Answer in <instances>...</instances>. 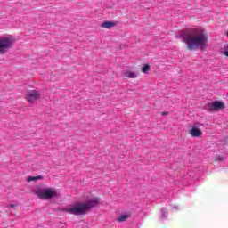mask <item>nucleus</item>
Here are the masks:
<instances>
[{
  "instance_id": "obj_4",
  "label": "nucleus",
  "mask_w": 228,
  "mask_h": 228,
  "mask_svg": "<svg viewBox=\"0 0 228 228\" xmlns=\"http://www.w3.org/2000/svg\"><path fill=\"white\" fill-rule=\"evenodd\" d=\"M15 44L13 37L10 36L0 39V54H5Z\"/></svg>"
},
{
  "instance_id": "obj_8",
  "label": "nucleus",
  "mask_w": 228,
  "mask_h": 228,
  "mask_svg": "<svg viewBox=\"0 0 228 228\" xmlns=\"http://www.w3.org/2000/svg\"><path fill=\"white\" fill-rule=\"evenodd\" d=\"M117 26V22L115 21H105L102 23L101 28L103 29H111V28H115Z\"/></svg>"
},
{
  "instance_id": "obj_11",
  "label": "nucleus",
  "mask_w": 228,
  "mask_h": 228,
  "mask_svg": "<svg viewBox=\"0 0 228 228\" xmlns=\"http://www.w3.org/2000/svg\"><path fill=\"white\" fill-rule=\"evenodd\" d=\"M160 213L161 220H165L168 216V212L167 211V208H161Z\"/></svg>"
},
{
  "instance_id": "obj_2",
  "label": "nucleus",
  "mask_w": 228,
  "mask_h": 228,
  "mask_svg": "<svg viewBox=\"0 0 228 228\" xmlns=\"http://www.w3.org/2000/svg\"><path fill=\"white\" fill-rule=\"evenodd\" d=\"M101 204L100 198H91L86 202L77 203L76 205H72L68 208H64L62 211L66 213H69V215H76L79 216L81 215H86L90 209H94V208H97Z\"/></svg>"
},
{
  "instance_id": "obj_6",
  "label": "nucleus",
  "mask_w": 228,
  "mask_h": 228,
  "mask_svg": "<svg viewBox=\"0 0 228 228\" xmlns=\"http://www.w3.org/2000/svg\"><path fill=\"white\" fill-rule=\"evenodd\" d=\"M207 110L208 111H218L220 110H225V103L221 101H215L211 103H208Z\"/></svg>"
},
{
  "instance_id": "obj_15",
  "label": "nucleus",
  "mask_w": 228,
  "mask_h": 228,
  "mask_svg": "<svg viewBox=\"0 0 228 228\" xmlns=\"http://www.w3.org/2000/svg\"><path fill=\"white\" fill-rule=\"evenodd\" d=\"M217 161H224V158L222 157H216V159Z\"/></svg>"
},
{
  "instance_id": "obj_7",
  "label": "nucleus",
  "mask_w": 228,
  "mask_h": 228,
  "mask_svg": "<svg viewBox=\"0 0 228 228\" xmlns=\"http://www.w3.org/2000/svg\"><path fill=\"white\" fill-rule=\"evenodd\" d=\"M189 133L192 138H199L200 136H202V131L197 127H192Z\"/></svg>"
},
{
  "instance_id": "obj_16",
  "label": "nucleus",
  "mask_w": 228,
  "mask_h": 228,
  "mask_svg": "<svg viewBox=\"0 0 228 228\" xmlns=\"http://www.w3.org/2000/svg\"><path fill=\"white\" fill-rule=\"evenodd\" d=\"M9 208H17V205H15V204H10V205H9Z\"/></svg>"
},
{
  "instance_id": "obj_10",
  "label": "nucleus",
  "mask_w": 228,
  "mask_h": 228,
  "mask_svg": "<svg viewBox=\"0 0 228 228\" xmlns=\"http://www.w3.org/2000/svg\"><path fill=\"white\" fill-rule=\"evenodd\" d=\"M131 216L129 213L120 215L117 220L118 222H126Z\"/></svg>"
},
{
  "instance_id": "obj_14",
  "label": "nucleus",
  "mask_w": 228,
  "mask_h": 228,
  "mask_svg": "<svg viewBox=\"0 0 228 228\" xmlns=\"http://www.w3.org/2000/svg\"><path fill=\"white\" fill-rule=\"evenodd\" d=\"M37 179H42V176H29L28 178V183H31V181H37Z\"/></svg>"
},
{
  "instance_id": "obj_5",
  "label": "nucleus",
  "mask_w": 228,
  "mask_h": 228,
  "mask_svg": "<svg viewBox=\"0 0 228 228\" xmlns=\"http://www.w3.org/2000/svg\"><path fill=\"white\" fill-rule=\"evenodd\" d=\"M40 92L37 90H29L27 92L25 95V99H27L29 104H35L40 99Z\"/></svg>"
},
{
  "instance_id": "obj_9",
  "label": "nucleus",
  "mask_w": 228,
  "mask_h": 228,
  "mask_svg": "<svg viewBox=\"0 0 228 228\" xmlns=\"http://www.w3.org/2000/svg\"><path fill=\"white\" fill-rule=\"evenodd\" d=\"M125 77L128 79H136L138 77V73L136 71H126L124 73Z\"/></svg>"
},
{
  "instance_id": "obj_18",
  "label": "nucleus",
  "mask_w": 228,
  "mask_h": 228,
  "mask_svg": "<svg viewBox=\"0 0 228 228\" xmlns=\"http://www.w3.org/2000/svg\"><path fill=\"white\" fill-rule=\"evenodd\" d=\"M162 115H167V112H163Z\"/></svg>"
},
{
  "instance_id": "obj_17",
  "label": "nucleus",
  "mask_w": 228,
  "mask_h": 228,
  "mask_svg": "<svg viewBox=\"0 0 228 228\" xmlns=\"http://www.w3.org/2000/svg\"><path fill=\"white\" fill-rule=\"evenodd\" d=\"M173 209H177V206H175V207L173 208Z\"/></svg>"
},
{
  "instance_id": "obj_13",
  "label": "nucleus",
  "mask_w": 228,
  "mask_h": 228,
  "mask_svg": "<svg viewBox=\"0 0 228 228\" xmlns=\"http://www.w3.org/2000/svg\"><path fill=\"white\" fill-rule=\"evenodd\" d=\"M221 53L224 55L227 56L228 58V45H225L223 48V50L221 51Z\"/></svg>"
},
{
  "instance_id": "obj_3",
  "label": "nucleus",
  "mask_w": 228,
  "mask_h": 228,
  "mask_svg": "<svg viewBox=\"0 0 228 228\" xmlns=\"http://www.w3.org/2000/svg\"><path fill=\"white\" fill-rule=\"evenodd\" d=\"M35 193L42 200H51V199L58 197V191L52 187L38 188L35 191Z\"/></svg>"
},
{
  "instance_id": "obj_1",
  "label": "nucleus",
  "mask_w": 228,
  "mask_h": 228,
  "mask_svg": "<svg viewBox=\"0 0 228 228\" xmlns=\"http://www.w3.org/2000/svg\"><path fill=\"white\" fill-rule=\"evenodd\" d=\"M175 37L176 38H183V42L186 44L189 51L208 47V33L202 28H189L178 32Z\"/></svg>"
},
{
  "instance_id": "obj_12",
  "label": "nucleus",
  "mask_w": 228,
  "mask_h": 228,
  "mask_svg": "<svg viewBox=\"0 0 228 228\" xmlns=\"http://www.w3.org/2000/svg\"><path fill=\"white\" fill-rule=\"evenodd\" d=\"M149 70H151V66L149 64H145L142 68V72L143 74H149Z\"/></svg>"
}]
</instances>
